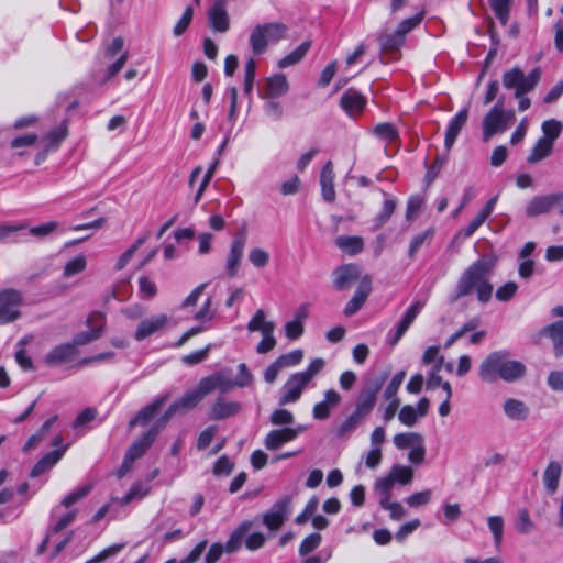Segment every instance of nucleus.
Masks as SVG:
<instances>
[{
  "mask_svg": "<svg viewBox=\"0 0 563 563\" xmlns=\"http://www.w3.org/2000/svg\"><path fill=\"white\" fill-rule=\"evenodd\" d=\"M497 262L498 258L495 254H486L468 265L460 275L454 291L449 297V302L454 303L475 294L481 303H487L494 291L490 277Z\"/></svg>",
  "mask_w": 563,
  "mask_h": 563,
  "instance_id": "1",
  "label": "nucleus"
},
{
  "mask_svg": "<svg viewBox=\"0 0 563 563\" xmlns=\"http://www.w3.org/2000/svg\"><path fill=\"white\" fill-rule=\"evenodd\" d=\"M387 374L369 379L355 398L354 409L334 429L335 435L343 439L352 434L372 413Z\"/></svg>",
  "mask_w": 563,
  "mask_h": 563,
  "instance_id": "2",
  "label": "nucleus"
},
{
  "mask_svg": "<svg viewBox=\"0 0 563 563\" xmlns=\"http://www.w3.org/2000/svg\"><path fill=\"white\" fill-rule=\"evenodd\" d=\"M505 351L490 353L479 366L478 375L486 383H495L498 379L515 382L526 374V366L515 360H509Z\"/></svg>",
  "mask_w": 563,
  "mask_h": 563,
  "instance_id": "3",
  "label": "nucleus"
},
{
  "mask_svg": "<svg viewBox=\"0 0 563 563\" xmlns=\"http://www.w3.org/2000/svg\"><path fill=\"white\" fill-rule=\"evenodd\" d=\"M288 27L283 22L257 24L250 34V46L254 55L266 52L269 43H277L286 37Z\"/></svg>",
  "mask_w": 563,
  "mask_h": 563,
  "instance_id": "4",
  "label": "nucleus"
},
{
  "mask_svg": "<svg viewBox=\"0 0 563 563\" xmlns=\"http://www.w3.org/2000/svg\"><path fill=\"white\" fill-rule=\"evenodd\" d=\"M541 78L540 68H533L528 75L518 68L514 67L503 75V85L507 89L515 90V97L526 95L532 91L539 84Z\"/></svg>",
  "mask_w": 563,
  "mask_h": 563,
  "instance_id": "5",
  "label": "nucleus"
},
{
  "mask_svg": "<svg viewBox=\"0 0 563 563\" xmlns=\"http://www.w3.org/2000/svg\"><path fill=\"white\" fill-rule=\"evenodd\" d=\"M23 296L19 290L4 289L0 291V323L5 324L21 317L20 307Z\"/></svg>",
  "mask_w": 563,
  "mask_h": 563,
  "instance_id": "6",
  "label": "nucleus"
},
{
  "mask_svg": "<svg viewBox=\"0 0 563 563\" xmlns=\"http://www.w3.org/2000/svg\"><path fill=\"white\" fill-rule=\"evenodd\" d=\"M413 470L406 465H393L388 474L375 482V489L379 494H390L395 484L408 485L412 482Z\"/></svg>",
  "mask_w": 563,
  "mask_h": 563,
  "instance_id": "7",
  "label": "nucleus"
},
{
  "mask_svg": "<svg viewBox=\"0 0 563 563\" xmlns=\"http://www.w3.org/2000/svg\"><path fill=\"white\" fill-rule=\"evenodd\" d=\"M504 97H500L496 104L489 110L483 120V135L487 141L496 133L504 132L507 126V113L504 110Z\"/></svg>",
  "mask_w": 563,
  "mask_h": 563,
  "instance_id": "8",
  "label": "nucleus"
},
{
  "mask_svg": "<svg viewBox=\"0 0 563 563\" xmlns=\"http://www.w3.org/2000/svg\"><path fill=\"white\" fill-rule=\"evenodd\" d=\"M308 384L299 373L290 375L280 388L278 404L285 406L298 401Z\"/></svg>",
  "mask_w": 563,
  "mask_h": 563,
  "instance_id": "9",
  "label": "nucleus"
},
{
  "mask_svg": "<svg viewBox=\"0 0 563 563\" xmlns=\"http://www.w3.org/2000/svg\"><path fill=\"white\" fill-rule=\"evenodd\" d=\"M291 498L285 496L276 501L263 516V523L271 530H278L287 519L290 511Z\"/></svg>",
  "mask_w": 563,
  "mask_h": 563,
  "instance_id": "10",
  "label": "nucleus"
},
{
  "mask_svg": "<svg viewBox=\"0 0 563 563\" xmlns=\"http://www.w3.org/2000/svg\"><path fill=\"white\" fill-rule=\"evenodd\" d=\"M228 0H214L207 12L209 26L218 33L230 29V16L227 10Z\"/></svg>",
  "mask_w": 563,
  "mask_h": 563,
  "instance_id": "11",
  "label": "nucleus"
},
{
  "mask_svg": "<svg viewBox=\"0 0 563 563\" xmlns=\"http://www.w3.org/2000/svg\"><path fill=\"white\" fill-rule=\"evenodd\" d=\"M245 243V233L241 232L234 235L225 261V269L230 278L235 277L238 274L239 266L243 257Z\"/></svg>",
  "mask_w": 563,
  "mask_h": 563,
  "instance_id": "12",
  "label": "nucleus"
},
{
  "mask_svg": "<svg viewBox=\"0 0 563 563\" xmlns=\"http://www.w3.org/2000/svg\"><path fill=\"white\" fill-rule=\"evenodd\" d=\"M306 428L298 426L297 428L285 427L269 431L265 439L264 445L267 450L274 451L279 449L283 444L295 440L299 433L303 432Z\"/></svg>",
  "mask_w": 563,
  "mask_h": 563,
  "instance_id": "13",
  "label": "nucleus"
},
{
  "mask_svg": "<svg viewBox=\"0 0 563 563\" xmlns=\"http://www.w3.org/2000/svg\"><path fill=\"white\" fill-rule=\"evenodd\" d=\"M230 374V369H223L210 376L203 377L200 379L202 389L207 393V395L216 389H219L222 394L231 391L238 387V385H235V382L231 378Z\"/></svg>",
  "mask_w": 563,
  "mask_h": 563,
  "instance_id": "14",
  "label": "nucleus"
},
{
  "mask_svg": "<svg viewBox=\"0 0 563 563\" xmlns=\"http://www.w3.org/2000/svg\"><path fill=\"white\" fill-rule=\"evenodd\" d=\"M333 287L339 291L351 288L355 282L362 278L360 267L356 264H346L336 267L333 272Z\"/></svg>",
  "mask_w": 563,
  "mask_h": 563,
  "instance_id": "15",
  "label": "nucleus"
},
{
  "mask_svg": "<svg viewBox=\"0 0 563 563\" xmlns=\"http://www.w3.org/2000/svg\"><path fill=\"white\" fill-rule=\"evenodd\" d=\"M342 401V396L335 389H328L324 391L323 400L317 402L312 408V417L316 420H327L330 418L331 412Z\"/></svg>",
  "mask_w": 563,
  "mask_h": 563,
  "instance_id": "16",
  "label": "nucleus"
},
{
  "mask_svg": "<svg viewBox=\"0 0 563 563\" xmlns=\"http://www.w3.org/2000/svg\"><path fill=\"white\" fill-rule=\"evenodd\" d=\"M371 291H372V278L369 275H364L360 280V284L357 286V289H356L354 296L346 303V306L344 308V314L346 317H351V316L355 314L361 309V307L364 305V302L366 301Z\"/></svg>",
  "mask_w": 563,
  "mask_h": 563,
  "instance_id": "17",
  "label": "nucleus"
},
{
  "mask_svg": "<svg viewBox=\"0 0 563 563\" xmlns=\"http://www.w3.org/2000/svg\"><path fill=\"white\" fill-rule=\"evenodd\" d=\"M78 354V350L71 343H64L53 347L44 357L48 366H60L69 363Z\"/></svg>",
  "mask_w": 563,
  "mask_h": 563,
  "instance_id": "18",
  "label": "nucleus"
},
{
  "mask_svg": "<svg viewBox=\"0 0 563 563\" xmlns=\"http://www.w3.org/2000/svg\"><path fill=\"white\" fill-rule=\"evenodd\" d=\"M542 336L551 339L556 357L563 355V321L553 322L541 329L533 338L534 343H539Z\"/></svg>",
  "mask_w": 563,
  "mask_h": 563,
  "instance_id": "19",
  "label": "nucleus"
},
{
  "mask_svg": "<svg viewBox=\"0 0 563 563\" xmlns=\"http://www.w3.org/2000/svg\"><path fill=\"white\" fill-rule=\"evenodd\" d=\"M341 107L350 115L360 114L366 106V98L354 89H349L341 97Z\"/></svg>",
  "mask_w": 563,
  "mask_h": 563,
  "instance_id": "20",
  "label": "nucleus"
},
{
  "mask_svg": "<svg viewBox=\"0 0 563 563\" xmlns=\"http://www.w3.org/2000/svg\"><path fill=\"white\" fill-rule=\"evenodd\" d=\"M289 90V84L284 74H276L266 80V86L261 98L274 99L285 96Z\"/></svg>",
  "mask_w": 563,
  "mask_h": 563,
  "instance_id": "21",
  "label": "nucleus"
},
{
  "mask_svg": "<svg viewBox=\"0 0 563 563\" xmlns=\"http://www.w3.org/2000/svg\"><path fill=\"white\" fill-rule=\"evenodd\" d=\"M552 209V194H548L531 198L526 205L525 212L528 218H536L549 213Z\"/></svg>",
  "mask_w": 563,
  "mask_h": 563,
  "instance_id": "22",
  "label": "nucleus"
},
{
  "mask_svg": "<svg viewBox=\"0 0 563 563\" xmlns=\"http://www.w3.org/2000/svg\"><path fill=\"white\" fill-rule=\"evenodd\" d=\"M334 170L333 164L331 161H328L320 173V186L322 198L327 202H333L335 200L336 194L334 189Z\"/></svg>",
  "mask_w": 563,
  "mask_h": 563,
  "instance_id": "23",
  "label": "nucleus"
},
{
  "mask_svg": "<svg viewBox=\"0 0 563 563\" xmlns=\"http://www.w3.org/2000/svg\"><path fill=\"white\" fill-rule=\"evenodd\" d=\"M468 118V109L464 108L460 110L456 115L450 121L444 139V146L446 151H450L456 141L457 135L465 125Z\"/></svg>",
  "mask_w": 563,
  "mask_h": 563,
  "instance_id": "24",
  "label": "nucleus"
},
{
  "mask_svg": "<svg viewBox=\"0 0 563 563\" xmlns=\"http://www.w3.org/2000/svg\"><path fill=\"white\" fill-rule=\"evenodd\" d=\"M159 428H151L143 437L134 441L126 451V455L131 456L134 461L140 459L150 449L152 443L155 441Z\"/></svg>",
  "mask_w": 563,
  "mask_h": 563,
  "instance_id": "25",
  "label": "nucleus"
},
{
  "mask_svg": "<svg viewBox=\"0 0 563 563\" xmlns=\"http://www.w3.org/2000/svg\"><path fill=\"white\" fill-rule=\"evenodd\" d=\"M167 317L165 314H157L142 320L135 331V339L137 341L146 339L147 336L161 330L165 325Z\"/></svg>",
  "mask_w": 563,
  "mask_h": 563,
  "instance_id": "26",
  "label": "nucleus"
},
{
  "mask_svg": "<svg viewBox=\"0 0 563 563\" xmlns=\"http://www.w3.org/2000/svg\"><path fill=\"white\" fill-rule=\"evenodd\" d=\"M68 445L53 450L48 453H46L41 460L37 461V463L33 466L31 470L30 476L31 477H38L46 471L51 470L65 454L67 451Z\"/></svg>",
  "mask_w": 563,
  "mask_h": 563,
  "instance_id": "27",
  "label": "nucleus"
},
{
  "mask_svg": "<svg viewBox=\"0 0 563 563\" xmlns=\"http://www.w3.org/2000/svg\"><path fill=\"white\" fill-rule=\"evenodd\" d=\"M167 398L168 395H164L154 400L152 404L142 408L137 412V415L130 420L129 428L132 429L137 424L145 426L154 417V415L162 408Z\"/></svg>",
  "mask_w": 563,
  "mask_h": 563,
  "instance_id": "28",
  "label": "nucleus"
},
{
  "mask_svg": "<svg viewBox=\"0 0 563 563\" xmlns=\"http://www.w3.org/2000/svg\"><path fill=\"white\" fill-rule=\"evenodd\" d=\"M241 410V404L238 401H224L218 398L210 408L209 417L212 420H221L235 416Z\"/></svg>",
  "mask_w": 563,
  "mask_h": 563,
  "instance_id": "29",
  "label": "nucleus"
},
{
  "mask_svg": "<svg viewBox=\"0 0 563 563\" xmlns=\"http://www.w3.org/2000/svg\"><path fill=\"white\" fill-rule=\"evenodd\" d=\"M377 41L382 53H393L405 44L406 38L396 30L395 32H380Z\"/></svg>",
  "mask_w": 563,
  "mask_h": 563,
  "instance_id": "30",
  "label": "nucleus"
},
{
  "mask_svg": "<svg viewBox=\"0 0 563 563\" xmlns=\"http://www.w3.org/2000/svg\"><path fill=\"white\" fill-rule=\"evenodd\" d=\"M561 474L562 467L556 461H551L544 470L542 479L544 487L550 495H553L556 492Z\"/></svg>",
  "mask_w": 563,
  "mask_h": 563,
  "instance_id": "31",
  "label": "nucleus"
},
{
  "mask_svg": "<svg viewBox=\"0 0 563 563\" xmlns=\"http://www.w3.org/2000/svg\"><path fill=\"white\" fill-rule=\"evenodd\" d=\"M335 245L350 256H354L364 250V240L356 235H340L335 238Z\"/></svg>",
  "mask_w": 563,
  "mask_h": 563,
  "instance_id": "32",
  "label": "nucleus"
},
{
  "mask_svg": "<svg viewBox=\"0 0 563 563\" xmlns=\"http://www.w3.org/2000/svg\"><path fill=\"white\" fill-rule=\"evenodd\" d=\"M205 396H207V393L202 389L201 382H199L196 389L185 394L174 404L180 412H185L195 408L205 398Z\"/></svg>",
  "mask_w": 563,
  "mask_h": 563,
  "instance_id": "33",
  "label": "nucleus"
},
{
  "mask_svg": "<svg viewBox=\"0 0 563 563\" xmlns=\"http://www.w3.org/2000/svg\"><path fill=\"white\" fill-rule=\"evenodd\" d=\"M504 412L511 420H525L529 415V408L523 401L509 398L504 402Z\"/></svg>",
  "mask_w": 563,
  "mask_h": 563,
  "instance_id": "34",
  "label": "nucleus"
},
{
  "mask_svg": "<svg viewBox=\"0 0 563 563\" xmlns=\"http://www.w3.org/2000/svg\"><path fill=\"white\" fill-rule=\"evenodd\" d=\"M553 145L554 144L551 143V140L540 137L534 144L531 153L528 155L527 163L536 164L543 161L551 155Z\"/></svg>",
  "mask_w": 563,
  "mask_h": 563,
  "instance_id": "35",
  "label": "nucleus"
},
{
  "mask_svg": "<svg viewBox=\"0 0 563 563\" xmlns=\"http://www.w3.org/2000/svg\"><path fill=\"white\" fill-rule=\"evenodd\" d=\"M251 527V521H244L231 533L225 545H223L227 553H233L240 549L242 542L244 541L245 534L249 532Z\"/></svg>",
  "mask_w": 563,
  "mask_h": 563,
  "instance_id": "36",
  "label": "nucleus"
},
{
  "mask_svg": "<svg viewBox=\"0 0 563 563\" xmlns=\"http://www.w3.org/2000/svg\"><path fill=\"white\" fill-rule=\"evenodd\" d=\"M68 135V128L66 121L62 122L58 126L51 130L42 141L46 143L45 152H48L52 148H57L59 144L66 139Z\"/></svg>",
  "mask_w": 563,
  "mask_h": 563,
  "instance_id": "37",
  "label": "nucleus"
},
{
  "mask_svg": "<svg viewBox=\"0 0 563 563\" xmlns=\"http://www.w3.org/2000/svg\"><path fill=\"white\" fill-rule=\"evenodd\" d=\"M393 441L399 450L413 449L424 442L423 437L417 432L397 433L394 435Z\"/></svg>",
  "mask_w": 563,
  "mask_h": 563,
  "instance_id": "38",
  "label": "nucleus"
},
{
  "mask_svg": "<svg viewBox=\"0 0 563 563\" xmlns=\"http://www.w3.org/2000/svg\"><path fill=\"white\" fill-rule=\"evenodd\" d=\"M311 47L310 41H305L301 43L296 49H294L291 53L279 59L278 67L286 68L292 65H296L299 63L308 53V51Z\"/></svg>",
  "mask_w": 563,
  "mask_h": 563,
  "instance_id": "39",
  "label": "nucleus"
},
{
  "mask_svg": "<svg viewBox=\"0 0 563 563\" xmlns=\"http://www.w3.org/2000/svg\"><path fill=\"white\" fill-rule=\"evenodd\" d=\"M380 495L382 498L379 500V505L383 509L389 511V516L393 520H400L401 518L405 517L406 510L400 503L391 501V495L389 493Z\"/></svg>",
  "mask_w": 563,
  "mask_h": 563,
  "instance_id": "40",
  "label": "nucleus"
},
{
  "mask_svg": "<svg viewBox=\"0 0 563 563\" xmlns=\"http://www.w3.org/2000/svg\"><path fill=\"white\" fill-rule=\"evenodd\" d=\"M306 312L303 310L296 313L295 320L285 324V334L290 340L298 339L303 333V320Z\"/></svg>",
  "mask_w": 563,
  "mask_h": 563,
  "instance_id": "41",
  "label": "nucleus"
},
{
  "mask_svg": "<svg viewBox=\"0 0 563 563\" xmlns=\"http://www.w3.org/2000/svg\"><path fill=\"white\" fill-rule=\"evenodd\" d=\"M268 327H271V330H275L274 322L266 321L265 312L262 309H258L247 323V330L250 332L258 331L261 334L264 333Z\"/></svg>",
  "mask_w": 563,
  "mask_h": 563,
  "instance_id": "42",
  "label": "nucleus"
},
{
  "mask_svg": "<svg viewBox=\"0 0 563 563\" xmlns=\"http://www.w3.org/2000/svg\"><path fill=\"white\" fill-rule=\"evenodd\" d=\"M397 202L393 198L385 199L382 210L374 219L375 229L382 228L393 216L396 209Z\"/></svg>",
  "mask_w": 563,
  "mask_h": 563,
  "instance_id": "43",
  "label": "nucleus"
},
{
  "mask_svg": "<svg viewBox=\"0 0 563 563\" xmlns=\"http://www.w3.org/2000/svg\"><path fill=\"white\" fill-rule=\"evenodd\" d=\"M374 134L379 137L382 141L393 143L394 141L398 140V131L395 129V126L391 123L384 122L379 123L374 126L373 129Z\"/></svg>",
  "mask_w": 563,
  "mask_h": 563,
  "instance_id": "44",
  "label": "nucleus"
},
{
  "mask_svg": "<svg viewBox=\"0 0 563 563\" xmlns=\"http://www.w3.org/2000/svg\"><path fill=\"white\" fill-rule=\"evenodd\" d=\"M489 4L495 12L497 19L503 25H506L509 20V11L512 0H488Z\"/></svg>",
  "mask_w": 563,
  "mask_h": 563,
  "instance_id": "45",
  "label": "nucleus"
},
{
  "mask_svg": "<svg viewBox=\"0 0 563 563\" xmlns=\"http://www.w3.org/2000/svg\"><path fill=\"white\" fill-rule=\"evenodd\" d=\"M87 260L84 254H79L76 257L71 258L66 263L63 272L64 277H71L76 274H79L86 269Z\"/></svg>",
  "mask_w": 563,
  "mask_h": 563,
  "instance_id": "46",
  "label": "nucleus"
},
{
  "mask_svg": "<svg viewBox=\"0 0 563 563\" xmlns=\"http://www.w3.org/2000/svg\"><path fill=\"white\" fill-rule=\"evenodd\" d=\"M542 139L551 140V143L554 144L555 140L560 136L562 131V124L560 121L551 119L547 120L542 123Z\"/></svg>",
  "mask_w": 563,
  "mask_h": 563,
  "instance_id": "47",
  "label": "nucleus"
},
{
  "mask_svg": "<svg viewBox=\"0 0 563 563\" xmlns=\"http://www.w3.org/2000/svg\"><path fill=\"white\" fill-rule=\"evenodd\" d=\"M92 489V484H86L75 490H73L70 494H68L66 497H64L60 501L62 506L68 508L71 505L76 504L77 501L85 498Z\"/></svg>",
  "mask_w": 563,
  "mask_h": 563,
  "instance_id": "48",
  "label": "nucleus"
},
{
  "mask_svg": "<svg viewBox=\"0 0 563 563\" xmlns=\"http://www.w3.org/2000/svg\"><path fill=\"white\" fill-rule=\"evenodd\" d=\"M488 528L494 537V543L499 547L503 541L504 519L500 516H490L487 519Z\"/></svg>",
  "mask_w": 563,
  "mask_h": 563,
  "instance_id": "49",
  "label": "nucleus"
},
{
  "mask_svg": "<svg viewBox=\"0 0 563 563\" xmlns=\"http://www.w3.org/2000/svg\"><path fill=\"white\" fill-rule=\"evenodd\" d=\"M479 324L478 318H473L468 322L464 323L457 331H455L445 342L444 347L448 349L453 345L465 333L474 331Z\"/></svg>",
  "mask_w": 563,
  "mask_h": 563,
  "instance_id": "50",
  "label": "nucleus"
},
{
  "mask_svg": "<svg viewBox=\"0 0 563 563\" xmlns=\"http://www.w3.org/2000/svg\"><path fill=\"white\" fill-rule=\"evenodd\" d=\"M101 336L102 335H101L100 329H90L89 331H82V332L77 333L74 336L71 344H74L75 349H77V346H82V345L89 344V343L98 340Z\"/></svg>",
  "mask_w": 563,
  "mask_h": 563,
  "instance_id": "51",
  "label": "nucleus"
},
{
  "mask_svg": "<svg viewBox=\"0 0 563 563\" xmlns=\"http://www.w3.org/2000/svg\"><path fill=\"white\" fill-rule=\"evenodd\" d=\"M303 358V352L301 350H294L289 353L283 354L276 358L280 367L287 368L298 365Z\"/></svg>",
  "mask_w": 563,
  "mask_h": 563,
  "instance_id": "52",
  "label": "nucleus"
},
{
  "mask_svg": "<svg viewBox=\"0 0 563 563\" xmlns=\"http://www.w3.org/2000/svg\"><path fill=\"white\" fill-rule=\"evenodd\" d=\"M150 492V488L142 483L134 484L131 489L126 493V495L122 498L121 505L125 506L133 501L134 499H141L145 497Z\"/></svg>",
  "mask_w": 563,
  "mask_h": 563,
  "instance_id": "53",
  "label": "nucleus"
},
{
  "mask_svg": "<svg viewBox=\"0 0 563 563\" xmlns=\"http://www.w3.org/2000/svg\"><path fill=\"white\" fill-rule=\"evenodd\" d=\"M59 227L57 221H49L40 225L31 227L29 233L35 238L43 239L55 232Z\"/></svg>",
  "mask_w": 563,
  "mask_h": 563,
  "instance_id": "54",
  "label": "nucleus"
},
{
  "mask_svg": "<svg viewBox=\"0 0 563 563\" xmlns=\"http://www.w3.org/2000/svg\"><path fill=\"white\" fill-rule=\"evenodd\" d=\"M322 537L320 533H311L308 537H306L300 547H299V554L305 556L312 551H314L321 543Z\"/></svg>",
  "mask_w": 563,
  "mask_h": 563,
  "instance_id": "55",
  "label": "nucleus"
},
{
  "mask_svg": "<svg viewBox=\"0 0 563 563\" xmlns=\"http://www.w3.org/2000/svg\"><path fill=\"white\" fill-rule=\"evenodd\" d=\"M262 341L256 346V352L258 354H266L276 346L274 330H271V327H268V329H266V331L262 333Z\"/></svg>",
  "mask_w": 563,
  "mask_h": 563,
  "instance_id": "56",
  "label": "nucleus"
},
{
  "mask_svg": "<svg viewBox=\"0 0 563 563\" xmlns=\"http://www.w3.org/2000/svg\"><path fill=\"white\" fill-rule=\"evenodd\" d=\"M405 376H406L405 371H400L394 375V377L391 378V380L389 382V384L387 385V387L384 390L385 399L397 398L396 397L397 391H398L400 385L402 384Z\"/></svg>",
  "mask_w": 563,
  "mask_h": 563,
  "instance_id": "57",
  "label": "nucleus"
},
{
  "mask_svg": "<svg viewBox=\"0 0 563 563\" xmlns=\"http://www.w3.org/2000/svg\"><path fill=\"white\" fill-rule=\"evenodd\" d=\"M517 290L518 285L515 282H508L496 290L495 297L498 301L507 302L514 298Z\"/></svg>",
  "mask_w": 563,
  "mask_h": 563,
  "instance_id": "58",
  "label": "nucleus"
},
{
  "mask_svg": "<svg viewBox=\"0 0 563 563\" xmlns=\"http://www.w3.org/2000/svg\"><path fill=\"white\" fill-rule=\"evenodd\" d=\"M249 260L256 268H263L268 264L269 254L261 247H255L250 251Z\"/></svg>",
  "mask_w": 563,
  "mask_h": 563,
  "instance_id": "59",
  "label": "nucleus"
},
{
  "mask_svg": "<svg viewBox=\"0 0 563 563\" xmlns=\"http://www.w3.org/2000/svg\"><path fill=\"white\" fill-rule=\"evenodd\" d=\"M294 415L287 409H276L269 418L274 426H289L294 422Z\"/></svg>",
  "mask_w": 563,
  "mask_h": 563,
  "instance_id": "60",
  "label": "nucleus"
},
{
  "mask_svg": "<svg viewBox=\"0 0 563 563\" xmlns=\"http://www.w3.org/2000/svg\"><path fill=\"white\" fill-rule=\"evenodd\" d=\"M418 417L419 416L416 411V408L410 405L404 406L398 413L399 421L407 427L415 426L417 423Z\"/></svg>",
  "mask_w": 563,
  "mask_h": 563,
  "instance_id": "61",
  "label": "nucleus"
},
{
  "mask_svg": "<svg viewBox=\"0 0 563 563\" xmlns=\"http://www.w3.org/2000/svg\"><path fill=\"white\" fill-rule=\"evenodd\" d=\"M208 544L207 539L200 541L191 551L190 553L184 558L181 561L176 562V560H169L166 563H196L200 560L206 547Z\"/></svg>",
  "mask_w": 563,
  "mask_h": 563,
  "instance_id": "62",
  "label": "nucleus"
},
{
  "mask_svg": "<svg viewBox=\"0 0 563 563\" xmlns=\"http://www.w3.org/2000/svg\"><path fill=\"white\" fill-rule=\"evenodd\" d=\"M194 15V10L191 7H187L177 22V24L174 26L173 33L175 36L183 35L186 30L188 29Z\"/></svg>",
  "mask_w": 563,
  "mask_h": 563,
  "instance_id": "63",
  "label": "nucleus"
},
{
  "mask_svg": "<svg viewBox=\"0 0 563 563\" xmlns=\"http://www.w3.org/2000/svg\"><path fill=\"white\" fill-rule=\"evenodd\" d=\"M423 13H418L411 18L402 20L399 23L397 31L406 38V35L421 23Z\"/></svg>",
  "mask_w": 563,
  "mask_h": 563,
  "instance_id": "64",
  "label": "nucleus"
}]
</instances>
